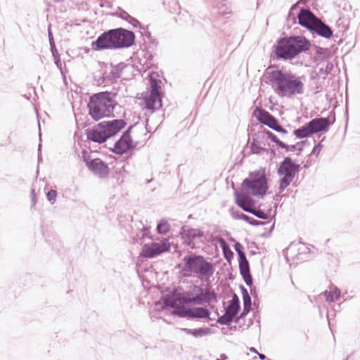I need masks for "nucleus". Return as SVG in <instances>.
Returning a JSON list of instances; mask_svg holds the SVG:
<instances>
[{"label": "nucleus", "instance_id": "nucleus-1", "mask_svg": "<svg viewBox=\"0 0 360 360\" xmlns=\"http://www.w3.org/2000/svg\"><path fill=\"white\" fill-rule=\"evenodd\" d=\"M266 79L276 93L281 96L290 98L304 94V84L302 77L290 70L277 68L267 72Z\"/></svg>", "mask_w": 360, "mask_h": 360}, {"label": "nucleus", "instance_id": "nucleus-2", "mask_svg": "<svg viewBox=\"0 0 360 360\" xmlns=\"http://www.w3.org/2000/svg\"><path fill=\"white\" fill-rule=\"evenodd\" d=\"M135 38L132 31L122 27L111 29L101 34L91 43V47L95 51L129 48L134 44Z\"/></svg>", "mask_w": 360, "mask_h": 360}, {"label": "nucleus", "instance_id": "nucleus-3", "mask_svg": "<svg viewBox=\"0 0 360 360\" xmlns=\"http://www.w3.org/2000/svg\"><path fill=\"white\" fill-rule=\"evenodd\" d=\"M116 96V93L108 91L91 95L87 104L89 115L95 121H98L105 117H110L117 105L114 99Z\"/></svg>", "mask_w": 360, "mask_h": 360}, {"label": "nucleus", "instance_id": "nucleus-4", "mask_svg": "<svg viewBox=\"0 0 360 360\" xmlns=\"http://www.w3.org/2000/svg\"><path fill=\"white\" fill-rule=\"evenodd\" d=\"M183 272L184 276L195 274L201 281L209 282L213 276L215 268L213 263L207 261L203 256L191 254L184 259Z\"/></svg>", "mask_w": 360, "mask_h": 360}, {"label": "nucleus", "instance_id": "nucleus-5", "mask_svg": "<svg viewBox=\"0 0 360 360\" xmlns=\"http://www.w3.org/2000/svg\"><path fill=\"white\" fill-rule=\"evenodd\" d=\"M241 186L250 191L252 195L259 198H264L269 189L265 168L261 167L250 172L249 176L243 181Z\"/></svg>", "mask_w": 360, "mask_h": 360}, {"label": "nucleus", "instance_id": "nucleus-6", "mask_svg": "<svg viewBox=\"0 0 360 360\" xmlns=\"http://www.w3.org/2000/svg\"><path fill=\"white\" fill-rule=\"evenodd\" d=\"M301 170V165L291 158L285 157L279 163L277 174L281 176L278 181V191L282 193L293 181L296 175Z\"/></svg>", "mask_w": 360, "mask_h": 360}, {"label": "nucleus", "instance_id": "nucleus-7", "mask_svg": "<svg viewBox=\"0 0 360 360\" xmlns=\"http://www.w3.org/2000/svg\"><path fill=\"white\" fill-rule=\"evenodd\" d=\"M186 304L202 305L203 304L217 302V294L210 287L203 288L193 285L189 290L184 292Z\"/></svg>", "mask_w": 360, "mask_h": 360}, {"label": "nucleus", "instance_id": "nucleus-8", "mask_svg": "<svg viewBox=\"0 0 360 360\" xmlns=\"http://www.w3.org/2000/svg\"><path fill=\"white\" fill-rule=\"evenodd\" d=\"M83 161L88 169L100 179L106 178L110 173L108 164L101 158H91L86 150L82 152Z\"/></svg>", "mask_w": 360, "mask_h": 360}, {"label": "nucleus", "instance_id": "nucleus-9", "mask_svg": "<svg viewBox=\"0 0 360 360\" xmlns=\"http://www.w3.org/2000/svg\"><path fill=\"white\" fill-rule=\"evenodd\" d=\"M171 246L168 240L165 239L161 243H151L145 244L142 247L141 255L143 257L151 259L157 257L162 253L169 252Z\"/></svg>", "mask_w": 360, "mask_h": 360}, {"label": "nucleus", "instance_id": "nucleus-10", "mask_svg": "<svg viewBox=\"0 0 360 360\" xmlns=\"http://www.w3.org/2000/svg\"><path fill=\"white\" fill-rule=\"evenodd\" d=\"M295 53L289 41V36L281 37L277 41L275 46V55L278 59L292 60L295 58Z\"/></svg>", "mask_w": 360, "mask_h": 360}, {"label": "nucleus", "instance_id": "nucleus-11", "mask_svg": "<svg viewBox=\"0 0 360 360\" xmlns=\"http://www.w3.org/2000/svg\"><path fill=\"white\" fill-rule=\"evenodd\" d=\"M335 122V112L331 111L328 117H316L312 119L308 122L314 135L319 132H327L329 130L330 127L333 125Z\"/></svg>", "mask_w": 360, "mask_h": 360}, {"label": "nucleus", "instance_id": "nucleus-12", "mask_svg": "<svg viewBox=\"0 0 360 360\" xmlns=\"http://www.w3.org/2000/svg\"><path fill=\"white\" fill-rule=\"evenodd\" d=\"M184 295L183 293L172 292L162 297V302L166 307L173 309L172 314L178 317L181 316L179 310L184 308L186 304Z\"/></svg>", "mask_w": 360, "mask_h": 360}, {"label": "nucleus", "instance_id": "nucleus-13", "mask_svg": "<svg viewBox=\"0 0 360 360\" xmlns=\"http://www.w3.org/2000/svg\"><path fill=\"white\" fill-rule=\"evenodd\" d=\"M192 304H186L184 308L179 310L180 318H186L187 319H209L211 311L206 307H192Z\"/></svg>", "mask_w": 360, "mask_h": 360}, {"label": "nucleus", "instance_id": "nucleus-14", "mask_svg": "<svg viewBox=\"0 0 360 360\" xmlns=\"http://www.w3.org/2000/svg\"><path fill=\"white\" fill-rule=\"evenodd\" d=\"M179 234L181 239L184 240V243L192 249L195 248V246L194 243L195 239L200 238L204 236V233L202 230L194 229L187 225L181 226Z\"/></svg>", "mask_w": 360, "mask_h": 360}, {"label": "nucleus", "instance_id": "nucleus-15", "mask_svg": "<svg viewBox=\"0 0 360 360\" xmlns=\"http://www.w3.org/2000/svg\"><path fill=\"white\" fill-rule=\"evenodd\" d=\"M296 18L300 26L309 31L319 18L317 17L309 8H301L296 18L293 16V20L295 21Z\"/></svg>", "mask_w": 360, "mask_h": 360}, {"label": "nucleus", "instance_id": "nucleus-16", "mask_svg": "<svg viewBox=\"0 0 360 360\" xmlns=\"http://www.w3.org/2000/svg\"><path fill=\"white\" fill-rule=\"evenodd\" d=\"M127 125L123 119H115L110 121H103L98 123V127H104L108 139L117 135Z\"/></svg>", "mask_w": 360, "mask_h": 360}, {"label": "nucleus", "instance_id": "nucleus-17", "mask_svg": "<svg viewBox=\"0 0 360 360\" xmlns=\"http://www.w3.org/2000/svg\"><path fill=\"white\" fill-rule=\"evenodd\" d=\"M309 32L314 38L319 36L329 39L333 36V29L320 18L316 20Z\"/></svg>", "mask_w": 360, "mask_h": 360}, {"label": "nucleus", "instance_id": "nucleus-18", "mask_svg": "<svg viewBox=\"0 0 360 360\" xmlns=\"http://www.w3.org/2000/svg\"><path fill=\"white\" fill-rule=\"evenodd\" d=\"M289 41L291 42L292 50L296 52L295 57L307 51L311 46L310 41L304 36L291 35L289 36Z\"/></svg>", "mask_w": 360, "mask_h": 360}, {"label": "nucleus", "instance_id": "nucleus-19", "mask_svg": "<svg viewBox=\"0 0 360 360\" xmlns=\"http://www.w3.org/2000/svg\"><path fill=\"white\" fill-rule=\"evenodd\" d=\"M136 144H134L132 139H128L125 136H121L120 138L114 143V147L111 150L112 153L122 155L134 148Z\"/></svg>", "mask_w": 360, "mask_h": 360}, {"label": "nucleus", "instance_id": "nucleus-20", "mask_svg": "<svg viewBox=\"0 0 360 360\" xmlns=\"http://www.w3.org/2000/svg\"><path fill=\"white\" fill-rule=\"evenodd\" d=\"M252 115L257 118L259 123L267 126L271 129L278 121L269 112L260 108H256Z\"/></svg>", "mask_w": 360, "mask_h": 360}, {"label": "nucleus", "instance_id": "nucleus-21", "mask_svg": "<svg viewBox=\"0 0 360 360\" xmlns=\"http://www.w3.org/2000/svg\"><path fill=\"white\" fill-rule=\"evenodd\" d=\"M86 135L89 141L103 143L108 139V134L104 127H98V124L94 126L91 129H86Z\"/></svg>", "mask_w": 360, "mask_h": 360}, {"label": "nucleus", "instance_id": "nucleus-22", "mask_svg": "<svg viewBox=\"0 0 360 360\" xmlns=\"http://www.w3.org/2000/svg\"><path fill=\"white\" fill-rule=\"evenodd\" d=\"M233 190L236 204L243 211L248 212L247 209H250L254 206V200L248 193H245L244 192L240 193L235 188H233Z\"/></svg>", "mask_w": 360, "mask_h": 360}, {"label": "nucleus", "instance_id": "nucleus-23", "mask_svg": "<svg viewBox=\"0 0 360 360\" xmlns=\"http://www.w3.org/2000/svg\"><path fill=\"white\" fill-rule=\"evenodd\" d=\"M145 108L154 112L162 107V99L160 94H149V96L144 98Z\"/></svg>", "mask_w": 360, "mask_h": 360}, {"label": "nucleus", "instance_id": "nucleus-24", "mask_svg": "<svg viewBox=\"0 0 360 360\" xmlns=\"http://www.w3.org/2000/svg\"><path fill=\"white\" fill-rule=\"evenodd\" d=\"M110 66L112 69L109 74L104 77V79L109 82H113L121 77L122 70L126 67V65L124 63H120L117 65L111 63Z\"/></svg>", "mask_w": 360, "mask_h": 360}, {"label": "nucleus", "instance_id": "nucleus-25", "mask_svg": "<svg viewBox=\"0 0 360 360\" xmlns=\"http://www.w3.org/2000/svg\"><path fill=\"white\" fill-rule=\"evenodd\" d=\"M181 330L186 334L191 335L195 338H202L213 333L212 330L208 327H201L195 329L183 328H181Z\"/></svg>", "mask_w": 360, "mask_h": 360}, {"label": "nucleus", "instance_id": "nucleus-26", "mask_svg": "<svg viewBox=\"0 0 360 360\" xmlns=\"http://www.w3.org/2000/svg\"><path fill=\"white\" fill-rule=\"evenodd\" d=\"M158 76L157 72H150L148 73V77L149 80V94H160L161 81L156 77Z\"/></svg>", "mask_w": 360, "mask_h": 360}, {"label": "nucleus", "instance_id": "nucleus-27", "mask_svg": "<svg viewBox=\"0 0 360 360\" xmlns=\"http://www.w3.org/2000/svg\"><path fill=\"white\" fill-rule=\"evenodd\" d=\"M217 242L219 243V244L222 250L223 255H224L225 259L229 263H230L234 257V253L231 250L230 245L226 242V240L221 236H219L217 238Z\"/></svg>", "mask_w": 360, "mask_h": 360}, {"label": "nucleus", "instance_id": "nucleus-28", "mask_svg": "<svg viewBox=\"0 0 360 360\" xmlns=\"http://www.w3.org/2000/svg\"><path fill=\"white\" fill-rule=\"evenodd\" d=\"M240 309V300L236 294H233L225 311H229L231 315L237 316Z\"/></svg>", "mask_w": 360, "mask_h": 360}, {"label": "nucleus", "instance_id": "nucleus-29", "mask_svg": "<svg viewBox=\"0 0 360 360\" xmlns=\"http://www.w3.org/2000/svg\"><path fill=\"white\" fill-rule=\"evenodd\" d=\"M315 55L321 60L320 62L317 63V66H321L322 63L324 61L328 60V59L331 57L330 53L328 49L320 47L319 46H314Z\"/></svg>", "mask_w": 360, "mask_h": 360}, {"label": "nucleus", "instance_id": "nucleus-30", "mask_svg": "<svg viewBox=\"0 0 360 360\" xmlns=\"http://www.w3.org/2000/svg\"><path fill=\"white\" fill-rule=\"evenodd\" d=\"M292 133L293 135L300 139L309 138L313 136L309 122L298 129H294Z\"/></svg>", "mask_w": 360, "mask_h": 360}, {"label": "nucleus", "instance_id": "nucleus-31", "mask_svg": "<svg viewBox=\"0 0 360 360\" xmlns=\"http://www.w3.org/2000/svg\"><path fill=\"white\" fill-rule=\"evenodd\" d=\"M145 60V64H143V71L149 70L154 65L153 63V55L148 51H142V57L139 58V63H141V61Z\"/></svg>", "mask_w": 360, "mask_h": 360}, {"label": "nucleus", "instance_id": "nucleus-32", "mask_svg": "<svg viewBox=\"0 0 360 360\" xmlns=\"http://www.w3.org/2000/svg\"><path fill=\"white\" fill-rule=\"evenodd\" d=\"M118 16L126 21H127L129 23H130L134 27H139L140 29H143V26L141 25V22L136 19L135 18L131 16L127 12H126L124 10H122V11L119 13Z\"/></svg>", "mask_w": 360, "mask_h": 360}, {"label": "nucleus", "instance_id": "nucleus-33", "mask_svg": "<svg viewBox=\"0 0 360 360\" xmlns=\"http://www.w3.org/2000/svg\"><path fill=\"white\" fill-rule=\"evenodd\" d=\"M323 294L327 302H333L336 300H339L340 297V290L337 287H335L333 290H326Z\"/></svg>", "mask_w": 360, "mask_h": 360}, {"label": "nucleus", "instance_id": "nucleus-34", "mask_svg": "<svg viewBox=\"0 0 360 360\" xmlns=\"http://www.w3.org/2000/svg\"><path fill=\"white\" fill-rule=\"evenodd\" d=\"M248 212L252 214L256 217L261 219H268L269 218V214L266 213L264 210L260 208H257L255 207H252L250 209H247Z\"/></svg>", "mask_w": 360, "mask_h": 360}, {"label": "nucleus", "instance_id": "nucleus-35", "mask_svg": "<svg viewBox=\"0 0 360 360\" xmlns=\"http://www.w3.org/2000/svg\"><path fill=\"white\" fill-rule=\"evenodd\" d=\"M257 143L258 141L256 139H252L250 143V152L252 154L260 155L262 153L267 152V150L264 147L259 146V143Z\"/></svg>", "mask_w": 360, "mask_h": 360}, {"label": "nucleus", "instance_id": "nucleus-36", "mask_svg": "<svg viewBox=\"0 0 360 360\" xmlns=\"http://www.w3.org/2000/svg\"><path fill=\"white\" fill-rule=\"evenodd\" d=\"M264 134L266 135L267 139H270L272 142L275 143L278 148H283L285 143L281 141L273 132L266 129H263Z\"/></svg>", "mask_w": 360, "mask_h": 360}, {"label": "nucleus", "instance_id": "nucleus-37", "mask_svg": "<svg viewBox=\"0 0 360 360\" xmlns=\"http://www.w3.org/2000/svg\"><path fill=\"white\" fill-rule=\"evenodd\" d=\"M235 317V316L231 315L229 311H225L223 315L218 317L217 322L221 325H229Z\"/></svg>", "mask_w": 360, "mask_h": 360}, {"label": "nucleus", "instance_id": "nucleus-38", "mask_svg": "<svg viewBox=\"0 0 360 360\" xmlns=\"http://www.w3.org/2000/svg\"><path fill=\"white\" fill-rule=\"evenodd\" d=\"M321 65L322 66L319 68V74L325 76L331 74V72L334 68L333 63L329 60L326 61V65L323 63H322Z\"/></svg>", "mask_w": 360, "mask_h": 360}, {"label": "nucleus", "instance_id": "nucleus-39", "mask_svg": "<svg viewBox=\"0 0 360 360\" xmlns=\"http://www.w3.org/2000/svg\"><path fill=\"white\" fill-rule=\"evenodd\" d=\"M307 142V141H300V142H297L295 144H293V145H288L285 143V146L283 148V149H285L286 151H290V152H294L295 150H298L299 153H300L301 151H302L303 150V145Z\"/></svg>", "mask_w": 360, "mask_h": 360}, {"label": "nucleus", "instance_id": "nucleus-40", "mask_svg": "<svg viewBox=\"0 0 360 360\" xmlns=\"http://www.w3.org/2000/svg\"><path fill=\"white\" fill-rule=\"evenodd\" d=\"M170 230V225L165 219H161L157 225V231L160 234H165Z\"/></svg>", "mask_w": 360, "mask_h": 360}, {"label": "nucleus", "instance_id": "nucleus-41", "mask_svg": "<svg viewBox=\"0 0 360 360\" xmlns=\"http://www.w3.org/2000/svg\"><path fill=\"white\" fill-rule=\"evenodd\" d=\"M239 271L244 273L250 271V264L246 256L238 258Z\"/></svg>", "mask_w": 360, "mask_h": 360}, {"label": "nucleus", "instance_id": "nucleus-42", "mask_svg": "<svg viewBox=\"0 0 360 360\" xmlns=\"http://www.w3.org/2000/svg\"><path fill=\"white\" fill-rule=\"evenodd\" d=\"M264 136H265V134H264V129H263V130L259 131L257 133H255L253 135L252 139H256V140L258 141L257 144L259 143V146L264 147L266 146V143L264 141Z\"/></svg>", "mask_w": 360, "mask_h": 360}, {"label": "nucleus", "instance_id": "nucleus-43", "mask_svg": "<svg viewBox=\"0 0 360 360\" xmlns=\"http://www.w3.org/2000/svg\"><path fill=\"white\" fill-rule=\"evenodd\" d=\"M232 240L235 241L233 248L238 254V258L246 256L243 246L238 241H236L234 239H232Z\"/></svg>", "mask_w": 360, "mask_h": 360}, {"label": "nucleus", "instance_id": "nucleus-44", "mask_svg": "<svg viewBox=\"0 0 360 360\" xmlns=\"http://www.w3.org/2000/svg\"><path fill=\"white\" fill-rule=\"evenodd\" d=\"M243 221L248 222L250 225L255 226L264 224V222L255 219V218L250 217L247 214L245 215Z\"/></svg>", "mask_w": 360, "mask_h": 360}, {"label": "nucleus", "instance_id": "nucleus-45", "mask_svg": "<svg viewBox=\"0 0 360 360\" xmlns=\"http://www.w3.org/2000/svg\"><path fill=\"white\" fill-rule=\"evenodd\" d=\"M229 212H230V214L232 217V218L234 219H242V220H243L244 217L245 215V214H244L243 212H242L240 211H238V210H234L233 207L231 208L229 210Z\"/></svg>", "mask_w": 360, "mask_h": 360}, {"label": "nucleus", "instance_id": "nucleus-46", "mask_svg": "<svg viewBox=\"0 0 360 360\" xmlns=\"http://www.w3.org/2000/svg\"><path fill=\"white\" fill-rule=\"evenodd\" d=\"M182 20L185 22L191 20V16L188 13L187 11H185L184 13H181V12H179L178 13V16H177V18H176V22H178V21L181 22Z\"/></svg>", "mask_w": 360, "mask_h": 360}, {"label": "nucleus", "instance_id": "nucleus-47", "mask_svg": "<svg viewBox=\"0 0 360 360\" xmlns=\"http://www.w3.org/2000/svg\"><path fill=\"white\" fill-rule=\"evenodd\" d=\"M57 191L54 189H51L46 193V198L51 203L53 204L57 197Z\"/></svg>", "mask_w": 360, "mask_h": 360}, {"label": "nucleus", "instance_id": "nucleus-48", "mask_svg": "<svg viewBox=\"0 0 360 360\" xmlns=\"http://www.w3.org/2000/svg\"><path fill=\"white\" fill-rule=\"evenodd\" d=\"M272 129L276 131H277V132L283 134H286L288 133V131L285 128H283V126H281L280 124L278 121L274 125V127L272 128Z\"/></svg>", "mask_w": 360, "mask_h": 360}, {"label": "nucleus", "instance_id": "nucleus-49", "mask_svg": "<svg viewBox=\"0 0 360 360\" xmlns=\"http://www.w3.org/2000/svg\"><path fill=\"white\" fill-rule=\"evenodd\" d=\"M322 148L323 145L321 143L316 144L312 149L311 154L318 156Z\"/></svg>", "mask_w": 360, "mask_h": 360}, {"label": "nucleus", "instance_id": "nucleus-50", "mask_svg": "<svg viewBox=\"0 0 360 360\" xmlns=\"http://www.w3.org/2000/svg\"><path fill=\"white\" fill-rule=\"evenodd\" d=\"M145 34L148 39L149 40L150 43L154 44L155 46L158 45V41L155 38L152 37L151 33L149 31H146L145 32Z\"/></svg>", "mask_w": 360, "mask_h": 360}, {"label": "nucleus", "instance_id": "nucleus-51", "mask_svg": "<svg viewBox=\"0 0 360 360\" xmlns=\"http://www.w3.org/2000/svg\"><path fill=\"white\" fill-rule=\"evenodd\" d=\"M243 301L244 307L252 308V300L250 295L248 296L243 297Z\"/></svg>", "mask_w": 360, "mask_h": 360}, {"label": "nucleus", "instance_id": "nucleus-52", "mask_svg": "<svg viewBox=\"0 0 360 360\" xmlns=\"http://www.w3.org/2000/svg\"><path fill=\"white\" fill-rule=\"evenodd\" d=\"M251 309H252V308L243 306V311L240 313L238 319L245 318L249 314V312L251 311Z\"/></svg>", "mask_w": 360, "mask_h": 360}, {"label": "nucleus", "instance_id": "nucleus-53", "mask_svg": "<svg viewBox=\"0 0 360 360\" xmlns=\"http://www.w3.org/2000/svg\"><path fill=\"white\" fill-rule=\"evenodd\" d=\"M48 37H49V41L50 46L54 45L55 44V41H54V38H53V33H52L51 30V25H49V27L48 28Z\"/></svg>", "mask_w": 360, "mask_h": 360}, {"label": "nucleus", "instance_id": "nucleus-54", "mask_svg": "<svg viewBox=\"0 0 360 360\" xmlns=\"http://www.w3.org/2000/svg\"><path fill=\"white\" fill-rule=\"evenodd\" d=\"M31 198H32V207L35 206L37 202V194L35 193V191L34 188H32L31 190Z\"/></svg>", "mask_w": 360, "mask_h": 360}, {"label": "nucleus", "instance_id": "nucleus-55", "mask_svg": "<svg viewBox=\"0 0 360 360\" xmlns=\"http://www.w3.org/2000/svg\"><path fill=\"white\" fill-rule=\"evenodd\" d=\"M250 293L252 295L253 299H254V304H255L256 301H258L259 298H258V295L257 292L256 288L255 286L250 288Z\"/></svg>", "mask_w": 360, "mask_h": 360}, {"label": "nucleus", "instance_id": "nucleus-56", "mask_svg": "<svg viewBox=\"0 0 360 360\" xmlns=\"http://www.w3.org/2000/svg\"><path fill=\"white\" fill-rule=\"evenodd\" d=\"M134 125H130L124 132L123 134H122V136H125L126 137H127L128 139H131V130L132 129L134 128Z\"/></svg>", "mask_w": 360, "mask_h": 360}, {"label": "nucleus", "instance_id": "nucleus-57", "mask_svg": "<svg viewBox=\"0 0 360 360\" xmlns=\"http://www.w3.org/2000/svg\"><path fill=\"white\" fill-rule=\"evenodd\" d=\"M50 50L51 51L53 58H55V57L58 58V56H60V54L58 53V51L56 47V44L50 46Z\"/></svg>", "mask_w": 360, "mask_h": 360}, {"label": "nucleus", "instance_id": "nucleus-58", "mask_svg": "<svg viewBox=\"0 0 360 360\" xmlns=\"http://www.w3.org/2000/svg\"><path fill=\"white\" fill-rule=\"evenodd\" d=\"M172 4L173 6H172V8L169 10L170 13H174L180 9L178 2L172 1Z\"/></svg>", "mask_w": 360, "mask_h": 360}, {"label": "nucleus", "instance_id": "nucleus-59", "mask_svg": "<svg viewBox=\"0 0 360 360\" xmlns=\"http://www.w3.org/2000/svg\"><path fill=\"white\" fill-rule=\"evenodd\" d=\"M240 274L242 276L243 281H245V279H248V278L252 277V275H251L250 271H245L244 273L240 272Z\"/></svg>", "mask_w": 360, "mask_h": 360}, {"label": "nucleus", "instance_id": "nucleus-60", "mask_svg": "<svg viewBox=\"0 0 360 360\" xmlns=\"http://www.w3.org/2000/svg\"><path fill=\"white\" fill-rule=\"evenodd\" d=\"M240 289L241 290L243 297H245V296H248L250 295L248 290L243 285H240Z\"/></svg>", "mask_w": 360, "mask_h": 360}, {"label": "nucleus", "instance_id": "nucleus-61", "mask_svg": "<svg viewBox=\"0 0 360 360\" xmlns=\"http://www.w3.org/2000/svg\"><path fill=\"white\" fill-rule=\"evenodd\" d=\"M54 63H55L56 65L57 66V68H58L60 70L62 69V63H61L60 56H58V58L55 57Z\"/></svg>", "mask_w": 360, "mask_h": 360}, {"label": "nucleus", "instance_id": "nucleus-62", "mask_svg": "<svg viewBox=\"0 0 360 360\" xmlns=\"http://www.w3.org/2000/svg\"><path fill=\"white\" fill-rule=\"evenodd\" d=\"M319 76H321V75L320 74H319V71L318 72L314 71L311 72V74L310 75V79H311V80L316 79Z\"/></svg>", "mask_w": 360, "mask_h": 360}, {"label": "nucleus", "instance_id": "nucleus-63", "mask_svg": "<svg viewBox=\"0 0 360 360\" xmlns=\"http://www.w3.org/2000/svg\"><path fill=\"white\" fill-rule=\"evenodd\" d=\"M244 282L245 283V284L249 286L250 288H252L253 287L252 285H253V278L252 277L248 278V279H245L244 281Z\"/></svg>", "mask_w": 360, "mask_h": 360}, {"label": "nucleus", "instance_id": "nucleus-64", "mask_svg": "<svg viewBox=\"0 0 360 360\" xmlns=\"http://www.w3.org/2000/svg\"><path fill=\"white\" fill-rule=\"evenodd\" d=\"M297 4H293V5L291 6L290 9V11H289L288 15H289V16H290V15L292 14V11H293V10L297 9Z\"/></svg>", "mask_w": 360, "mask_h": 360}]
</instances>
